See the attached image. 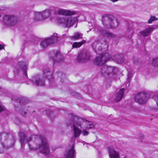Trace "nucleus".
I'll list each match as a JSON object with an SVG mask.
<instances>
[{
    "instance_id": "nucleus-48",
    "label": "nucleus",
    "mask_w": 158,
    "mask_h": 158,
    "mask_svg": "<svg viewBox=\"0 0 158 158\" xmlns=\"http://www.w3.org/2000/svg\"><path fill=\"white\" fill-rule=\"evenodd\" d=\"M2 145H3V147H4V145H3V144L2 143Z\"/></svg>"
},
{
    "instance_id": "nucleus-25",
    "label": "nucleus",
    "mask_w": 158,
    "mask_h": 158,
    "mask_svg": "<svg viewBox=\"0 0 158 158\" xmlns=\"http://www.w3.org/2000/svg\"><path fill=\"white\" fill-rule=\"evenodd\" d=\"M33 20L36 22L43 20L40 12L35 11L34 12Z\"/></svg>"
},
{
    "instance_id": "nucleus-12",
    "label": "nucleus",
    "mask_w": 158,
    "mask_h": 158,
    "mask_svg": "<svg viewBox=\"0 0 158 158\" xmlns=\"http://www.w3.org/2000/svg\"><path fill=\"white\" fill-rule=\"evenodd\" d=\"M109 158H124L125 156H119V152L115 150L113 147L110 146L107 148Z\"/></svg>"
},
{
    "instance_id": "nucleus-30",
    "label": "nucleus",
    "mask_w": 158,
    "mask_h": 158,
    "mask_svg": "<svg viewBox=\"0 0 158 158\" xmlns=\"http://www.w3.org/2000/svg\"><path fill=\"white\" fill-rule=\"evenodd\" d=\"M9 135L5 133H1L0 135V140L2 141L6 140L8 137Z\"/></svg>"
},
{
    "instance_id": "nucleus-26",
    "label": "nucleus",
    "mask_w": 158,
    "mask_h": 158,
    "mask_svg": "<svg viewBox=\"0 0 158 158\" xmlns=\"http://www.w3.org/2000/svg\"><path fill=\"white\" fill-rule=\"evenodd\" d=\"M19 67L22 69L25 76L26 77L27 76V66L25 63L23 61H21L19 62Z\"/></svg>"
},
{
    "instance_id": "nucleus-32",
    "label": "nucleus",
    "mask_w": 158,
    "mask_h": 158,
    "mask_svg": "<svg viewBox=\"0 0 158 158\" xmlns=\"http://www.w3.org/2000/svg\"><path fill=\"white\" fill-rule=\"evenodd\" d=\"M46 114L49 116L50 118L52 119L54 118V114L51 111L48 110L46 112Z\"/></svg>"
},
{
    "instance_id": "nucleus-11",
    "label": "nucleus",
    "mask_w": 158,
    "mask_h": 158,
    "mask_svg": "<svg viewBox=\"0 0 158 158\" xmlns=\"http://www.w3.org/2000/svg\"><path fill=\"white\" fill-rule=\"evenodd\" d=\"M90 57V53L85 51H82L79 54L77 60L79 63H83L89 60Z\"/></svg>"
},
{
    "instance_id": "nucleus-17",
    "label": "nucleus",
    "mask_w": 158,
    "mask_h": 158,
    "mask_svg": "<svg viewBox=\"0 0 158 158\" xmlns=\"http://www.w3.org/2000/svg\"><path fill=\"white\" fill-rule=\"evenodd\" d=\"M124 93V89H121L115 94L114 100L115 102H119L121 101L123 97Z\"/></svg>"
},
{
    "instance_id": "nucleus-6",
    "label": "nucleus",
    "mask_w": 158,
    "mask_h": 158,
    "mask_svg": "<svg viewBox=\"0 0 158 158\" xmlns=\"http://www.w3.org/2000/svg\"><path fill=\"white\" fill-rule=\"evenodd\" d=\"M77 20V18L76 17H62L59 19L58 23L63 27H70L76 23Z\"/></svg>"
},
{
    "instance_id": "nucleus-9",
    "label": "nucleus",
    "mask_w": 158,
    "mask_h": 158,
    "mask_svg": "<svg viewBox=\"0 0 158 158\" xmlns=\"http://www.w3.org/2000/svg\"><path fill=\"white\" fill-rule=\"evenodd\" d=\"M4 24L7 26H12L16 24L17 19L16 17L13 15H6L3 19Z\"/></svg>"
},
{
    "instance_id": "nucleus-42",
    "label": "nucleus",
    "mask_w": 158,
    "mask_h": 158,
    "mask_svg": "<svg viewBox=\"0 0 158 158\" xmlns=\"http://www.w3.org/2000/svg\"><path fill=\"white\" fill-rule=\"evenodd\" d=\"M4 48V45L2 44H0V50H2Z\"/></svg>"
},
{
    "instance_id": "nucleus-27",
    "label": "nucleus",
    "mask_w": 158,
    "mask_h": 158,
    "mask_svg": "<svg viewBox=\"0 0 158 158\" xmlns=\"http://www.w3.org/2000/svg\"><path fill=\"white\" fill-rule=\"evenodd\" d=\"M82 38V34L78 32L74 33L73 35L71 36V38L72 40H77Z\"/></svg>"
},
{
    "instance_id": "nucleus-24",
    "label": "nucleus",
    "mask_w": 158,
    "mask_h": 158,
    "mask_svg": "<svg viewBox=\"0 0 158 158\" xmlns=\"http://www.w3.org/2000/svg\"><path fill=\"white\" fill-rule=\"evenodd\" d=\"M43 20H45L48 18L51 15V10L50 9H45L40 12Z\"/></svg>"
},
{
    "instance_id": "nucleus-45",
    "label": "nucleus",
    "mask_w": 158,
    "mask_h": 158,
    "mask_svg": "<svg viewBox=\"0 0 158 158\" xmlns=\"http://www.w3.org/2000/svg\"><path fill=\"white\" fill-rule=\"evenodd\" d=\"M106 48H108V44L106 43Z\"/></svg>"
},
{
    "instance_id": "nucleus-7",
    "label": "nucleus",
    "mask_w": 158,
    "mask_h": 158,
    "mask_svg": "<svg viewBox=\"0 0 158 158\" xmlns=\"http://www.w3.org/2000/svg\"><path fill=\"white\" fill-rule=\"evenodd\" d=\"M150 98V95L145 92L138 93L134 98L135 102L139 104L143 105L146 103L147 100Z\"/></svg>"
},
{
    "instance_id": "nucleus-10",
    "label": "nucleus",
    "mask_w": 158,
    "mask_h": 158,
    "mask_svg": "<svg viewBox=\"0 0 158 158\" xmlns=\"http://www.w3.org/2000/svg\"><path fill=\"white\" fill-rule=\"evenodd\" d=\"M59 37L58 36V34L54 33L52 36L50 38L46 39L43 40L40 42V45L43 48H45L49 45L57 42L58 40Z\"/></svg>"
},
{
    "instance_id": "nucleus-1",
    "label": "nucleus",
    "mask_w": 158,
    "mask_h": 158,
    "mask_svg": "<svg viewBox=\"0 0 158 158\" xmlns=\"http://www.w3.org/2000/svg\"><path fill=\"white\" fill-rule=\"evenodd\" d=\"M34 143L38 146V148L40 152L45 155L49 154V146L44 137L42 135H37Z\"/></svg>"
},
{
    "instance_id": "nucleus-3",
    "label": "nucleus",
    "mask_w": 158,
    "mask_h": 158,
    "mask_svg": "<svg viewBox=\"0 0 158 158\" xmlns=\"http://www.w3.org/2000/svg\"><path fill=\"white\" fill-rule=\"evenodd\" d=\"M71 122V125H73L74 133V137L75 138L78 137L80 135L81 131L79 129V127L82 129L83 126L78 121V116L72 114H70L69 116Z\"/></svg>"
},
{
    "instance_id": "nucleus-38",
    "label": "nucleus",
    "mask_w": 158,
    "mask_h": 158,
    "mask_svg": "<svg viewBox=\"0 0 158 158\" xmlns=\"http://www.w3.org/2000/svg\"><path fill=\"white\" fill-rule=\"evenodd\" d=\"M82 133L84 136H86L88 135L89 133L86 131H83L82 132Z\"/></svg>"
},
{
    "instance_id": "nucleus-35",
    "label": "nucleus",
    "mask_w": 158,
    "mask_h": 158,
    "mask_svg": "<svg viewBox=\"0 0 158 158\" xmlns=\"http://www.w3.org/2000/svg\"><path fill=\"white\" fill-rule=\"evenodd\" d=\"M133 62L135 64H138L140 62V60L138 58H135L133 60Z\"/></svg>"
},
{
    "instance_id": "nucleus-50",
    "label": "nucleus",
    "mask_w": 158,
    "mask_h": 158,
    "mask_svg": "<svg viewBox=\"0 0 158 158\" xmlns=\"http://www.w3.org/2000/svg\"><path fill=\"white\" fill-rule=\"evenodd\" d=\"M1 89V87H0V89Z\"/></svg>"
},
{
    "instance_id": "nucleus-39",
    "label": "nucleus",
    "mask_w": 158,
    "mask_h": 158,
    "mask_svg": "<svg viewBox=\"0 0 158 158\" xmlns=\"http://www.w3.org/2000/svg\"><path fill=\"white\" fill-rule=\"evenodd\" d=\"M24 100V99H22L20 100V101H19V103L21 104H25L26 103L24 101L23 102Z\"/></svg>"
},
{
    "instance_id": "nucleus-5",
    "label": "nucleus",
    "mask_w": 158,
    "mask_h": 158,
    "mask_svg": "<svg viewBox=\"0 0 158 158\" xmlns=\"http://www.w3.org/2000/svg\"><path fill=\"white\" fill-rule=\"evenodd\" d=\"M118 71L117 68L110 66H103L101 70L100 73L102 76L107 78H112Z\"/></svg>"
},
{
    "instance_id": "nucleus-13",
    "label": "nucleus",
    "mask_w": 158,
    "mask_h": 158,
    "mask_svg": "<svg viewBox=\"0 0 158 158\" xmlns=\"http://www.w3.org/2000/svg\"><path fill=\"white\" fill-rule=\"evenodd\" d=\"M32 81L33 84L37 86H42L44 85V79L41 75H37L32 78Z\"/></svg>"
},
{
    "instance_id": "nucleus-40",
    "label": "nucleus",
    "mask_w": 158,
    "mask_h": 158,
    "mask_svg": "<svg viewBox=\"0 0 158 158\" xmlns=\"http://www.w3.org/2000/svg\"><path fill=\"white\" fill-rule=\"evenodd\" d=\"M4 110V107L0 105V112Z\"/></svg>"
},
{
    "instance_id": "nucleus-22",
    "label": "nucleus",
    "mask_w": 158,
    "mask_h": 158,
    "mask_svg": "<svg viewBox=\"0 0 158 158\" xmlns=\"http://www.w3.org/2000/svg\"><path fill=\"white\" fill-rule=\"evenodd\" d=\"M155 29L154 27H149L145 30L141 31L139 33L141 35L145 37L148 36L149 33L152 32Z\"/></svg>"
},
{
    "instance_id": "nucleus-49",
    "label": "nucleus",
    "mask_w": 158,
    "mask_h": 158,
    "mask_svg": "<svg viewBox=\"0 0 158 158\" xmlns=\"http://www.w3.org/2000/svg\"><path fill=\"white\" fill-rule=\"evenodd\" d=\"M60 73H59V75H60Z\"/></svg>"
},
{
    "instance_id": "nucleus-19",
    "label": "nucleus",
    "mask_w": 158,
    "mask_h": 158,
    "mask_svg": "<svg viewBox=\"0 0 158 158\" xmlns=\"http://www.w3.org/2000/svg\"><path fill=\"white\" fill-rule=\"evenodd\" d=\"M101 46V43L98 40L95 41L93 43L92 45V48L97 54L98 53L99 50H102Z\"/></svg>"
},
{
    "instance_id": "nucleus-16",
    "label": "nucleus",
    "mask_w": 158,
    "mask_h": 158,
    "mask_svg": "<svg viewBox=\"0 0 158 158\" xmlns=\"http://www.w3.org/2000/svg\"><path fill=\"white\" fill-rule=\"evenodd\" d=\"M51 58L53 61V64L59 63L62 61L63 59L62 56L58 51L55 52L54 55L52 56Z\"/></svg>"
},
{
    "instance_id": "nucleus-8",
    "label": "nucleus",
    "mask_w": 158,
    "mask_h": 158,
    "mask_svg": "<svg viewBox=\"0 0 158 158\" xmlns=\"http://www.w3.org/2000/svg\"><path fill=\"white\" fill-rule=\"evenodd\" d=\"M111 58L110 56L108 53L102 54L101 56L97 57L94 61V64L97 66H101L104 64Z\"/></svg>"
},
{
    "instance_id": "nucleus-37",
    "label": "nucleus",
    "mask_w": 158,
    "mask_h": 158,
    "mask_svg": "<svg viewBox=\"0 0 158 158\" xmlns=\"http://www.w3.org/2000/svg\"><path fill=\"white\" fill-rule=\"evenodd\" d=\"M144 136L143 134H140L139 135V139L142 142L144 138Z\"/></svg>"
},
{
    "instance_id": "nucleus-33",
    "label": "nucleus",
    "mask_w": 158,
    "mask_h": 158,
    "mask_svg": "<svg viewBox=\"0 0 158 158\" xmlns=\"http://www.w3.org/2000/svg\"><path fill=\"white\" fill-rule=\"evenodd\" d=\"M157 19L154 16H152L151 17L150 19L148 21L149 23H151L153 21L156 20Z\"/></svg>"
},
{
    "instance_id": "nucleus-43",
    "label": "nucleus",
    "mask_w": 158,
    "mask_h": 158,
    "mask_svg": "<svg viewBox=\"0 0 158 158\" xmlns=\"http://www.w3.org/2000/svg\"><path fill=\"white\" fill-rule=\"evenodd\" d=\"M128 30L130 33H129L131 34L132 33V31H131V28L130 29V28H128Z\"/></svg>"
},
{
    "instance_id": "nucleus-34",
    "label": "nucleus",
    "mask_w": 158,
    "mask_h": 158,
    "mask_svg": "<svg viewBox=\"0 0 158 158\" xmlns=\"http://www.w3.org/2000/svg\"><path fill=\"white\" fill-rule=\"evenodd\" d=\"M133 73L131 72H129L127 76V81L130 82L131 81V78L132 77Z\"/></svg>"
},
{
    "instance_id": "nucleus-41",
    "label": "nucleus",
    "mask_w": 158,
    "mask_h": 158,
    "mask_svg": "<svg viewBox=\"0 0 158 158\" xmlns=\"http://www.w3.org/2000/svg\"><path fill=\"white\" fill-rule=\"evenodd\" d=\"M6 9V8L4 6H2V7L0 6V10H4Z\"/></svg>"
},
{
    "instance_id": "nucleus-15",
    "label": "nucleus",
    "mask_w": 158,
    "mask_h": 158,
    "mask_svg": "<svg viewBox=\"0 0 158 158\" xmlns=\"http://www.w3.org/2000/svg\"><path fill=\"white\" fill-rule=\"evenodd\" d=\"M75 151L74 150V144L73 143L71 148L66 150L64 154L66 158H74Z\"/></svg>"
},
{
    "instance_id": "nucleus-47",
    "label": "nucleus",
    "mask_w": 158,
    "mask_h": 158,
    "mask_svg": "<svg viewBox=\"0 0 158 158\" xmlns=\"http://www.w3.org/2000/svg\"><path fill=\"white\" fill-rule=\"evenodd\" d=\"M65 35H65H65H62V36H65Z\"/></svg>"
},
{
    "instance_id": "nucleus-29",
    "label": "nucleus",
    "mask_w": 158,
    "mask_h": 158,
    "mask_svg": "<svg viewBox=\"0 0 158 158\" xmlns=\"http://www.w3.org/2000/svg\"><path fill=\"white\" fill-rule=\"evenodd\" d=\"M86 42L85 40H83L81 42H74L72 44L73 48H79Z\"/></svg>"
},
{
    "instance_id": "nucleus-23",
    "label": "nucleus",
    "mask_w": 158,
    "mask_h": 158,
    "mask_svg": "<svg viewBox=\"0 0 158 158\" xmlns=\"http://www.w3.org/2000/svg\"><path fill=\"white\" fill-rule=\"evenodd\" d=\"M100 31L101 33L105 36L106 37L109 39H113L115 37V35L113 33L106 30L102 29Z\"/></svg>"
},
{
    "instance_id": "nucleus-20",
    "label": "nucleus",
    "mask_w": 158,
    "mask_h": 158,
    "mask_svg": "<svg viewBox=\"0 0 158 158\" xmlns=\"http://www.w3.org/2000/svg\"><path fill=\"white\" fill-rule=\"evenodd\" d=\"M43 73L45 77L48 80H51L53 79V73L48 68H46L44 69Z\"/></svg>"
},
{
    "instance_id": "nucleus-18",
    "label": "nucleus",
    "mask_w": 158,
    "mask_h": 158,
    "mask_svg": "<svg viewBox=\"0 0 158 158\" xmlns=\"http://www.w3.org/2000/svg\"><path fill=\"white\" fill-rule=\"evenodd\" d=\"M57 13L60 15L69 16L75 14L76 12L75 11H72L69 10L60 9L57 11Z\"/></svg>"
},
{
    "instance_id": "nucleus-44",
    "label": "nucleus",
    "mask_w": 158,
    "mask_h": 158,
    "mask_svg": "<svg viewBox=\"0 0 158 158\" xmlns=\"http://www.w3.org/2000/svg\"><path fill=\"white\" fill-rule=\"evenodd\" d=\"M21 113L22 114V115L23 116L24 115L26 114V112H21Z\"/></svg>"
},
{
    "instance_id": "nucleus-46",
    "label": "nucleus",
    "mask_w": 158,
    "mask_h": 158,
    "mask_svg": "<svg viewBox=\"0 0 158 158\" xmlns=\"http://www.w3.org/2000/svg\"><path fill=\"white\" fill-rule=\"evenodd\" d=\"M3 152V151H0V154L2 153Z\"/></svg>"
},
{
    "instance_id": "nucleus-21",
    "label": "nucleus",
    "mask_w": 158,
    "mask_h": 158,
    "mask_svg": "<svg viewBox=\"0 0 158 158\" xmlns=\"http://www.w3.org/2000/svg\"><path fill=\"white\" fill-rule=\"evenodd\" d=\"M112 59L118 63L121 64L124 62L123 56V55L116 54L114 56Z\"/></svg>"
},
{
    "instance_id": "nucleus-36",
    "label": "nucleus",
    "mask_w": 158,
    "mask_h": 158,
    "mask_svg": "<svg viewBox=\"0 0 158 158\" xmlns=\"http://www.w3.org/2000/svg\"><path fill=\"white\" fill-rule=\"evenodd\" d=\"M65 78V75L64 74H61L60 81L61 82H63L64 81V79Z\"/></svg>"
},
{
    "instance_id": "nucleus-14",
    "label": "nucleus",
    "mask_w": 158,
    "mask_h": 158,
    "mask_svg": "<svg viewBox=\"0 0 158 158\" xmlns=\"http://www.w3.org/2000/svg\"><path fill=\"white\" fill-rule=\"evenodd\" d=\"M78 121L83 126L82 130L92 129L94 127V125L91 122L86 121L78 117Z\"/></svg>"
},
{
    "instance_id": "nucleus-2",
    "label": "nucleus",
    "mask_w": 158,
    "mask_h": 158,
    "mask_svg": "<svg viewBox=\"0 0 158 158\" xmlns=\"http://www.w3.org/2000/svg\"><path fill=\"white\" fill-rule=\"evenodd\" d=\"M102 22L103 25L108 28H117L119 24V21L117 18L108 14L102 16Z\"/></svg>"
},
{
    "instance_id": "nucleus-28",
    "label": "nucleus",
    "mask_w": 158,
    "mask_h": 158,
    "mask_svg": "<svg viewBox=\"0 0 158 158\" xmlns=\"http://www.w3.org/2000/svg\"><path fill=\"white\" fill-rule=\"evenodd\" d=\"M151 96H152V98L156 102L157 106H158V93L152 92L150 94ZM158 110V107L155 109Z\"/></svg>"
},
{
    "instance_id": "nucleus-4",
    "label": "nucleus",
    "mask_w": 158,
    "mask_h": 158,
    "mask_svg": "<svg viewBox=\"0 0 158 158\" xmlns=\"http://www.w3.org/2000/svg\"><path fill=\"white\" fill-rule=\"evenodd\" d=\"M19 135V141L21 145H24L27 142L30 149L31 150L34 149L35 145L34 142L37 135H32L27 138L25 133L23 132H20Z\"/></svg>"
},
{
    "instance_id": "nucleus-31",
    "label": "nucleus",
    "mask_w": 158,
    "mask_h": 158,
    "mask_svg": "<svg viewBox=\"0 0 158 158\" xmlns=\"http://www.w3.org/2000/svg\"><path fill=\"white\" fill-rule=\"evenodd\" d=\"M152 64L154 66L158 67V58H156L152 59Z\"/></svg>"
}]
</instances>
